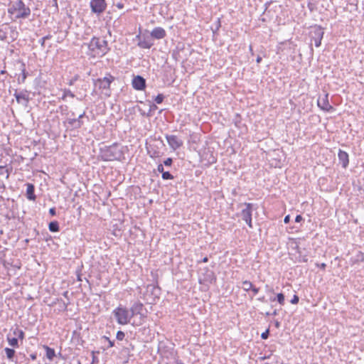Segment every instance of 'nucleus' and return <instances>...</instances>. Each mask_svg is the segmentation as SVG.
Here are the masks:
<instances>
[{
	"mask_svg": "<svg viewBox=\"0 0 364 364\" xmlns=\"http://www.w3.org/2000/svg\"><path fill=\"white\" fill-rule=\"evenodd\" d=\"M317 105L318 107L325 111V112H332L334 110V108L332 105H330L328 101V93L326 92L323 96H319L317 100Z\"/></svg>",
	"mask_w": 364,
	"mask_h": 364,
	"instance_id": "10",
	"label": "nucleus"
},
{
	"mask_svg": "<svg viewBox=\"0 0 364 364\" xmlns=\"http://www.w3.org/2000/svg\"><path fill=\"white\" fill-rule=\"evenodd\" d=\"M252 220V218H248V219H246L244 220L246 223V224L248 225V227L250 228H252V227H253Z\"/></svg>",
	"mask_w": 364,
	"mask_h": 364,
	"instance_id": "52",
	"label": "nucleus"
},
{
	"mask_svg": "<svg viewBox=\"0 0 364 364\" xmlns=\"http://www.w3.org/2000/svg\"><path fill=\"white\" fill-rule=\"evenodd\" d=\"M269 329L267 328L266 329V331L263 333H262L261 334V338L263 339V340H266L269 338Z\"/></svg>",
	"mask_w": 364,
	"mask_h": 364,
	"instance_id": "48",
	"label": "nucleus"
},
{
	"mask_svg": "<svg viewBox=\"0 0 364 364\" xmlns=\"http://www.w3.org/2000/svg\"><path fill=\"white\" fill-rule=\"evenodd\" d=\"M240 206L244 205L245 208L242 209L240 213V216L243 220L252 218V211L254 208V204L250 203H244L240 204Z\"/></svg>",
	"mask_w": 364,
	"mask_h": 364,
	"instance_id": "15",
	"label": "nucleus"
},
{
	"mask_svg": "<svg viewBox=\"0 0 364 364\" xmlns=\"http://www.w3.org/2000/svg\"><path fill=\"white\" fill-rule=\"evenodd\" d=\"M244 291H249L252 288V283L248 280L242 282V287Z\"/></svg>",
	"mask_w": 364,
	"mask_h": 364,
	"instance_id": "38",
	"label": "nucleus"
},
{
	"mask_svg": "<svg viewBox=\"0 0 364 364\" xmlns=\"http://www.w3.org/2000/svg\"><path fill=\"white\" fill-rule=\"evenodd\" d=\"M132 318L135 316L139 315L140 318L146 317V310L144 309V304L139 301L134 302L129 309Z\"/></svg>",
	"mask_w": 364,
	"mask_h": 364,
	"instance_id": "9",
	"label": "nucleus"
},
{
	"mask_svg": "<svg viewBox=\"0 0 364 364\" xmlns=\"http://www.w3.org/2000/svg\"><path fill=\"white\" fill-rule=\"evenodd\" d=\"M290 219H291V217H290V215H286V216L284 217V223L285 224L289 223L290 222Z\"/></svg>",
	"mask_w": 364,
	"mask_h": 364,
	"instance_id": "62",
	"label": "nucleus"
},
{
	"mask_svg": "<svg viewBox=\"0 0 364 364\" xmlns=\"http://www.w3.org/2000/svg\"><path fill=\"white\" fill-rule=\"evenodd\" d=\"M115 80V77L110 73H107L103 78H97L93 80V83L95 87H98L103 94L107 97L111 95L110 85L111 83Z\"/></svg>",
	"mask_w": 364,
	"mask_h": 364,
	"instance_id": "5",
	"label": "nucleus"
},
{
	"mask_svg": "<svg viewBox=\"0 0 364 364\" xmlns=\"http://www.w3.org/2000/svg\"><path fill=\"white\" fill-rule=\"evenodd\" d=\"M148 154L151 158H156L160 156V152L152 148L148 150Z\"/></svg>",
	"mask_w": 364,
	"mask_h": 364,
	"instance_id": "41",
	"label": "nucleus"
},
{
	"mask_svg": "<svg viewBox=\"0 0 364 364\" xmlns=\"http://www.w3.org/2000/svg\"><path fill=\"white\" fill-rule=\"evenodd\" d=\"M13 334L18 339L23 340L25 336V333L23 330L21 328L16 327L15 328L11 329Z\"/></svg>",
	"mask_w": 364,
	"mask_h": 364,
	"instance_id": "27",
	"label": "nucleus"
},
{
	"mask_svg": "<svg viewBox=\"0 0 364 364\" xmlns=\"http://www.w3.org/2000/svg\"><path fill=\"white\" fill-rule=\"evenodd\" d=\"M361 262H364V252L358 251L354 257H350V264L351 265L359 264Z\"/></svg>",
	"mask_w": 364,
	"mask_h": 364,
	"instance_id": "21",
	"label": "nucleus"
},
{
	"mask_svg": "<svg viewBox=\"0 0 364 364\" xmlns=\"http://www.w3.org/2000/svg\"><path fill=\"white\" fill-rule=\"evenodd\" d=\"M49 214L51 216H55L56 215V208L55 207L50 208L49 209Z\"/></svg>",
	"mask_w": 364,
	"mask_h": 364,
	"instance_id": "51",
	"label": "nucleus"
},
{
	"mask_svg": "<svg viewBox=\"0 0 364 364\" xmlns=\"http://www.w3.org/2000/svg\"><path fill=\"white\" fill-rule=\"evenodd\" d=\"M18 63L20 64L19 70H21V76L18 77L17 81L18 84H22L25 82L28 73L26 70V64L22 60H18Z\"/></svg>",
	"mask_w": 364,
	"mask_h": 364,
	"instance_id": "19",
	"label": "nucleus"
},
{
	"mask_svg": "<svg viewBox=\"0 0 364 364\" xmlns=\"http://www.w3.org/2000/svg\"><path fill=\"white\" fill-rule=\"evenodd\" d=\"M303 220H304V218L301 215H297L295 218L296 223H301Z\"/></svg>",
	"mask_w": 364,
	"mask_h": 364,
	"instance_id": "57",
	"label": "nucleus"
},
{
	"mask_svg": "<svg viewBox=\"0 0 364 364\" xmlns=\"http://www.w3.org/2000/svg\"><path fill=\"white\" fill-rule=\"evenodd\" d=\"M158 352L162 357L166 359H176L177 355V353L174 350V344L165 341H160L159 343Z\"/></svg>",
	"mask_w": 364,
	"mask_h": 364,
	"instance_id": "6",
	"label": "nucleus"
},
{
	"mask_svg": "<svg viewBox=\"0 0 364 364\" xmlns=\"http://www.w3.org/2000/svg\"><path fill=\"white\" fill-rule=\"evenodd\" d=\"M4 351L6 353V358L9 360L12 361L14 360V356H15V353H16L15 350L14 348H4Z\"/></svg>",
	"mask_w": 364,
	"mask_h": 364,
	"instance_id": "28",
	"label": "nucleus"
},
{
	"mask_svg": "<svg viewBox=\"0 0 364 364\" xmlns=\"http://www.w3.org/2000/svg\"><path fill=\"white\" fill-rule=\"evenodd\" d=\"M173 159L172 158H167L166 159L164 162H163V165L166 166H171L172 164H173Z\"/></svg>",
	"mask_w": 364,
	"mask_h": 364,
	"instance_id": "47",
	"label": "nucleus"
},
{
	"mask_svg": "<svg viewBox=\"0 0 364 364\" xmlns=\"http://www.w3.org/2000/svg\"><path fill=\"white\" fill-rule=\"evenodd\" d=\"M48 230L51 232H57L60 231V225L58 221L53 220L48 223Z\"/></svg>",
	"mask_w": 364,
	"mask_h": 364,
	"instance_id": "26",
	"label": "nucleus"
},
{
	"mask_svg": "<svg viewBox=\"0 0 364 364\" xmlns=\"http://www.w3.org/2000/svg\"><path fill=\"white\" fill-rule=\"evenodd\" d=\"M338 161L341 164L343 168H346L349 164V155L348 154L342 150L339 149L338 153Z\"/></svg>",
	"mask_w": 364,
	"mask_h": 364,
	"instance_id": "17",
	"label": "nucleus"
},
{
	"mask_svg": "<svg viewBox=\"0 0 364 364\" xmlns=\"http://www.w3.org/2000/svg\"><path fill=\"white\" fill-rule=\"evenodd\" d=\"M179 55V52L178 51H176V50H173V53H172V57L173 58H174L176 60H178V55Z\"/></svg>",
	"mask_w": 364,
	"mask_h": 364,
	"instance_id": "58",
	"label": "nucleus"
},
{
	"mask_svg": "<svg viewBox=\"0 0 364 364\" xmlns=\"http://www.w3.org/2000/svg\"><path fill=\"white\" fill-rule=\"evenodd\" d=\"M204 270L206 272V275L205 277V279L207 281H211L214 278V272L209 269L208 267H205Z\"/></svg>",
	"mask_w": 364,
	"mask_h": 364,
	"instance_id": "36",
	"label": "nucleus"
},
{
	"mask_svg": "<svg viewBox=\"0 0 364 364\" xmlns=\"http://www.w3.org/2000/svg\"><path fill=\"white\" fill-rule=\"evenodd\" d=\"M115 6H116L118 9H123V8H124V4H123V3H122V2H118L117 4H116V5H115Z\"/></svg>",
	"mask_w": 364,
	"mask_h": 364,
	"instance_id": "63",
	"label": "nucleus"
},
{
	"mask_svg": "<svg viewBox=\"0 0 364 364\" xmlns=\"http://www.w3.org/2000/svg\"><path fill=\"white\" fill-rule=\"evenodd\" d=\"M106 0H90V7L92 13L97 16L101 15L107 9Z\"/></svg>",
	"mask_w": 364,
	"mask_h": 364,
	"instance_id": "7",
	"label": "nucleus"
},
{
	"mask_svg": "<svg viewBox=\"0 0 364 364\" xmlns=\"http://www.w3.org/2000/svg\"><path fill=\"white\" fill-rule=\"evenodd\" d=\"M147 290L151 291V294L154 298H159L161 294V288L158 285L149 284L147 286Z\"/></svg>",
	"mask_w": 364,
	"mask_h": 364,
	"instance_id": "24",
	"label": "nucleus"
},
{
	"mask_svg": "<svg viewBox=\"0 0 364 364\" xmlns=\"http://www.w3.org/2000/svg\"><path fill=\"white\" fill-rule=\"evenodd\" d=\"M8 13L14 16L15 20L26 19L30 16L31 10L22 0H16L9 4Z\"/></svg>",
	"mask_w": 364,
	"mask_h": 364,
	"instance_id": "2",
	"label": "nucleus"
},
{
	"mask_svg": "<svg viewBox=\"0 0 364 364\" xmlns=\"http://www.w3.org/2000/svg\"><path fill=\"white\" fill-rule=\"evenodd\" d=\"M216 161H217L216 157L214 156L212 154H210L209 157L208 159V165L213 164L216 163Z\"/></svg>",
	"mask_w": 364,
	"mask_h": 364,
	"instance_id": "45",
	"label": "nucleus"
},
{
	"mask_svg": "<svg viewBox=\"0 0 364 364\" xmlns=\"http://www.w3.org/2000/svg\"><path fill=\"white\" fill-rule=\"evenodd\" d=\"M76 273H77L76 274L77 280L79 282H81L82 281V274L80 273V270H77Z\"/></svg>",
	"mask_w": 364,
	"mask_h": 364,
	"instance_id": "60",
	"label": "nucleus"
},
{
	"mask_svg": "<svg viewBox=\"0 0 364 364\" xmlns=\"http://www.w3.org/2000/svg\"><path fill=\"white\" fill-rule=\"evenodd\" d=\"M277 302L281 306H284L285 304V296L283 293H278L275 296Z\"/></svg>",
	"mask_w": 364,
	"mask_h": 364,
	"instance_id": "32",
	"label": "nucleus"
},
{
	"mask_svg": "<svg viewBox=\"0 0 364 364\" xmlns=\"http://www.w3.org/2000/svg\"><path fill=\"white\" fill-rule=\"evenodd\" d=\"M80 78L79 75H75L70 80H69L68 84L70 86L73 85Z\"/></svg>",
	"mask_w": 364,
	"mask_h": 364,
	"instance_id": "44",
	"label": "nucleus"
},
{
	"mask_svg": "<svg viewBox=\"0 0 364 364\" xmlns=\"http://www.w3.org/2000/svg\"><path fill=\"white\" fill-rule=\"evenodd\" d=\"M63 126L66 130H77L82 127V123L80 122V119L75 117H68L63 122Z\"/></svg>",
	"mask_w": 364,
	"mask_h": 364,
	"instance_id": "12",
	"label": "nucleus"
},
{
	"mask_svg": "<svg viewBox=\"0 0 364 364\" xmlns=\"http://www.w3.org/2000/svg\"><path fill=\"white\" fill-rule=\"evenodd\" d=\"M107 342H108V346L107 347V349L114 346V341L109 340Z\"/></svg>",
	"mask_w": 364,
	"mask_h": 364,
	"instance_id": "59",
	"label": "nucleus"
},
{
	"mask_svg": "<svg viewBox=\"0 0 364 364\" xmlns=\"http://www.w3.org/2000/svg\"><path fill=\"white\" fill-rule=\"evenodd\" d=\"M100 156L104 161H122L124 158L122 147L117 143L100 148Z\"/></svg>",
	"mask_w": 364,
	"mask_h": 364,
	"instance_id": "1",
	"label": "nucleus"
},
{
	"mask_svg": "<svg viewBox=\"0 0 364 364\" xmlns=\"http://www.w3.org/2000/svg\"><path fill=\"white\" fill-rule=\"evenodd\" d=\"M165 99V96L162 93H159L154 99L155 104H161Z\"/></svg>",
	"mask_w": 364,
	"mask_h": 364,
	"instance_id": "39",
	"label": "nucleus"
},
{
	"mask_svg": "<svg viewBox=\"0 0 364 364\" xmlns=\"http://www.w3.org/2000/svg\"><path fill=\"white\" fill-rule=\"evenodd\" d=\"M158 107L156 106V105L155 103H153V102H150V105H149V109L148 111V112H146V117H150L153 115V112L157 109Z\"/></svg>",
	"mask_w": 364,
	"mask_h": 364,
	"instance_id": "35",
	"label": "nucleus"
},
{
	"mask_svg": "<svg viewBox=\"0 0 364 364\" xmlns=\"http://www.w3.org/2000/svg\"><path fill=\"white\" fill-rule=\"evenodd\" d=\"M208 262V257H205L201 260L198 261V263H201V262L206 263Z\"/></svg>",
	"mask_w": 364,
	"mask_h": 364,
	"instance_id": "64",
	"label": "nucleus"
},
{
	"mask_svg": "<svg viewBox=\"0 0 364 364\" xmlns=\"http://www.w3.org/2000/svg\"><path fill=\"white\" fill-rule=\"evenodd\" d=\"M138 39L137 46L141 48L149 49L154 46L153 38L147 34H138L136 36Z\"/></svg>",
	"mask_w": 364,
	"mask_h": 364,
	"instance_id": "8",
	"label": "nucleus"
},
{
	"mask_svg": "<svg viewBox=\"0 0 364 364\" xmlns=\"http://www.w3.org/2000/svg\"><path fill=\"white\" fill-rule=\"evenodd\" d=\"M75 94L69 89H64L63 94L61 97V100H65L67 97H70L72 98L75 97Z\"/></svg>",
	"mask_w": 364,
	"mask_h": 364,
	"instance_id": "33",
	"label": "nucleus"
},
{
	"mask_svg": "<svg viewBox=\"0 0 364 364\" xmlns=\"http://www.w3.org/2000/svg\"><path fill=\"white\" fill-rule=\"evenodd\" d=\"M323 28L321 26L315 25L310 31L311 41L312 42L313 39H323Z\"/></svg>",
	"mask_w": 364,
	"mask_h": 364,
	"instance_id": "16",
	"label": "nucleus"
},
{
	"mask_svg": "<svg viewBox=\"0 0 364 364\" xmlns=\"http://www.w3.org/2000/svg\"><path fill=\"white\" fill-rule=\"evenodd\" d=\"M316 266L319 267L320 269H323V270H325L326 267V264L325 263H316Z\"/></svg>",
	"mask_w": 364,
	"mask_h": 364,
	"instance_id": "56",
	"label": "nucleus"
},
{
	"mask_svg": "<svg viewBox=\"0 0 364 364\" xmlns=\"http://www.w3.org/2000/svg\"><path fill=\"white\" fill-rule=\"evenodd\" d=\"M112 314L116 319L117 323L119 325H127L129 323L132 318L129 309L122 304H119L117 308H115L112 311Z\"/></svg>",
	"mask_w": 364,
	"mask_h": 364,
	"instance_id": "4",
	"label": "nucleus"
},
{
	"mask_svg": "<svg viewBox=\"0 0 364 364\" xmlns=\"http://www.w3.org/2000/svg\"><path fill=\"white\" fill-rule=\"evenodd\" d=\"M69 107L68 105H62L58 107V112H60L62 115H68L69 114Z\"/></svg>",
	"mask_w": 364,
	"mask_h": 364,
	"instance_id": "31",
	"label": "nucleus"
},
{
	"mask_svg": "<svg viewBox=\"0 0 364 364\" xmlns=\"http://www.w3.org/2000/svg\"><path fill=\"white\" fill-rule=\"evenodd\" d=\"M89 50L93 53L94 56L103 57L110 50L108 42L105 39L93 36L87 44Z\"/></svg>",
	"mask_w": 364,
	"mask_h": 364,
	"instance_id": "3",
	"label": "nucleus"
},
{
	"mask_svg": "<svg viewBox=\"0 0 364 364\" xmlns=\"http://www.w3.org/2000/svg\"><path fill=\"white\" fill-rule=\"evenodd\" d=\"M214 26H215V28H212L211 29H212L213 35L215 36V34L218 33L220 28L221 27V21H220V18H217V20L214 23Z\"/></svg>",
	"mask_w": 364,
	"mask_h": 364,
	"instance_id": "34",
	"label": "nucleus"
},
{
	"mask_svg": "<svg viewBox=\"0 0 364 364\" xmlns=\"http://www.w3.org/2000/svg\"><path fill=\"white\" fill-rule=\"evenodd\" d=\"M26 186V197L28 200L35 201L36 199V196L35 194V186L33 183H27Z\"/></svg>",
	"mask_w": 364,
	"mask_h": 364,
	"instance_id": "20",
	"label": "nucleus"
},
{
	"mask_svg": "<svg viewBox=\"0 0 364 364\" xmlns=\"http://www.w3.org/2000/svg\"><path fill=\"white\" fill-rule=\"evenodd\" d=\"M8 35H9V38L11 42L16 41L18 37V32L17 31L16 27L9 26Z\"/></svg>",
	"mask_w": 364,
	"mask_h": 364,
	"instance_id": "25",
	"label": "nucleus"
},
{
	"mask_svg": "<svg viewBox=\"0 0 364 364\" xmlns=\"http://www.w3.org/2000/svg\"><path fill=\"white\" fill-rule=\"evenodd\" d=\"M26 353L28 355V358L30 360H36L38 358V353L36 351L32 352L29 348L26 349Z\"/></svg>",
	"mask_w": 364,
	"mask_h": 364,
	"instance_id": "37",
	"label": "nucleus"
},
{
	"mask_svg": "<svg viewBox=\"0 0 364 364\" xmlns=\"http://www.w3.org/2000/svg\"><path fill=\"white\" fill-rule=\"evenodd\" d=\"M166 139L169 147L173 150L176 151L180 147H181L183 144V141L179 137L176 135L168 134L165 135Z\"/></svg>",
	"mask_w": 364,
	"mask_h": 364,
	"instance_id": "11",
	"label": "nucleus"
},
{
	"mask_svg": "<svg viewBox=\"0 0 364 364\" xmlns=\"http://www.w3.org/2000/svg\"><path fill=\"white\" fill-rule=\"evenodd\" d=\"M157 171L162 174L163 172H164V165L162 164H160L157 166Z\"/></svg>",
	"mask_w": 364,
	"mask_h": 364,
	"instance_id": "53",
	"label": "nucleus"
},
{
	"mask_svg": "<svg viewBox=\"0 0 364 364\" xmlns=\"http://www.w3.org/2000/svg\"><path fill=\"white\" fill-rule=\"evenodd\" d=\"M298 257H296V261L299 262H308V257L306 255H302V252H301L300 254H298Z\"/></svg>",
	"mask_w": 364,
	"mask_h": 364,
	"instance_id": "42",
	"label": "nucleus"
},
{
	"mask_svg": "<svg viewBox=\"0 0 364 364\" xmlns=\"http://www.w3.org/2000/svg\"><path fill=\"white\" fill-rule=\"evenodd\" d=\"M52 38V35L51 34H48L45 36H43V38H41L39 41H38V43H40L41 46L44 48H45V42L46 40H49Z\"/></svg>",
	"mask_w": 364,
	"mask_h": 364,
	"instance_id": "40",
	"label": "nucleus"
},
{
	"mask_svg": "<svg viewBox=\"0 0 364 364\" xmlns=\"http://www.w3.org/2000/svg\"><path fill=\"white\" fill-rule=\"evenodd\" d=\"M125 337V333L122 331H118L116 334V338L118 341H122Z\"/></svg>",
	"mask_w": 364,
	"mask_h": 364,
	"instance_id": "46",
	"label": "nucleus"
},
{
	"mask_svg": "<svg viewBox=\"0 0 364 364\" xmlns=\"http://www.w3.org/2000/svg\"><path fill=\"white\" fill-rule=\"evenodd\" d=\"M265 289H266V291L267 293H272V294L274 293V289L272 287H270L267 284L265 286Z\"/></svg>",
	"mask_w": 364,
	"mask_h": 364,
	"instance_id": "55",
	"label": "nucleus"
},
{
	"mask_svg": "<svg viewBox=\"0 0 364 364\" xmlns=\"http://www.w3.org/2000/svg\"><path fill=\"white\" fill-rule=\"evenodd\" d=\"M86 117V113H85V112L84 111V112H83L82 114H80L77 117H76V119H80V122H81V123H82V125H83V124H84V122H83L82 119H83L84 117Z\"/></svg>",
	"mask_w": 364,
	"mask_h": 364,
	"instance_id": "50",
	"label": "nucleus"
},
{
	"mask_svg": "<svg viewBox=\"0 0 364 364\" xmlns=\"http://www.w3.org/2000/svg\"><path fill=\"white\" fill-rule=\"evenodd\" d=\"M43 348L46 351V358L48 359L50 361H53L54 358L56 357L55 349L49 347L47 345H43Z\"/></svg>",
	"mask_w": 364,
	"mask_h": 364,
	"instance_id": "23",
	"label": "nucleus"
},
{
	"mask_svg": "<svg viewBox=\"0 0 364 364\" xmlns=\"http://www.w3.org/2000/svg\"><path fill=\"white\" fill-rule=\"evenodd\" d=\"M161 178L164 180H172L174 178L173 176L169 171H164L161 174Z\"/></svg>",
	"mask_w": 364,
	"mask_h": 364,
	"instance_id": "43",
	"label": "nucleus"
},
{
	"mask_svg": "<svg viewBox=\"0 0 364 364\" xmlns=\"http://www.w3.org/2000/svg\"><path fill=\"white\" fill-rule=\"evenodd\" d=\"M152 38L160 40L166 37V32L162 27H155L150 33Z\"/></svg>",
	"mask_w": 364,
	"mask_h": 364,
	"instance_id": "18",
	"label": "nucleus"
},
{
	"mask_svg": "<svg viewBox=\"0 0 364 364\" xmlns=\"http://www.w3.org/2000/svg\"><path fill=\"white\" fill-rule=\"evenodd\" d=\"M14 96L15 97L16 102L18 104H23L27 106L29 102V92L27 90H23L21 92H18L17 90H15L14 93Z\"/></svg>",
	"mask_w": 364,
	"mask_h": 364,
	"instance_id": "14",
	"label": "nucleus"
},
{
	"mask_svg": "<svg viewBox=\"0 0 364 364\" xmlns=\"http://www.w3.org/2000/svg\"><path fill=\"white\" fill-rule=\"evenodd\" d=\"M9 25L4 23L0 26V40L2 41H7L9 34Z\"/></svg>",
	"mask_w": 364,
	"mask_h": 364,
	"instance_id": "22",
	"label": "nucleus"
},
{
	"mask_svg": "<svg viewBox=\"0 0 364 364\" xmlns=\"http://www.w3.org/2000/svg\"><path fill=\"white\" fill-rule=\"evenodd\" d=\"M250 290L253 291L254 294H257L259 291V288H257L252 284V288H251Z\"/></svg>",
	"mask_w": 364,
	"mask_h": 364,
	"instance_id": "61",
	"label": "nucleus"
},
{
	"mask_svg": "<svg viewBox=\"0 0 364 364\" xmlns=\"http://www.w3.org/2000/svg\"><path fill=\"white\" fill-rule=\"evenodd\" d=\"M7 341L9 344L13 348H18V339L16 337L10 338L9 336H7Z\"/></svg>",
	"mask_w": 364,
	"mask_h": 364,
	"instance_id": "30",
	"label": "nucleus"
},
{
	"mask_svg": "<svg viewBox=\"0 0 364 364\" xmlns=\"http://www.w3.org/2000/svg\"><path fill=\"white\" fill-rule=\"evenodd\" d=\"M132 87L136 90H144L146 87V79L139 75H134L133 79L132 80Z\"/></svg>",
	"mask_w": 364,
	"mask_h": 364,
	"instance_id": "13",
	"label": "nucleus"
},
{
	"mask_svg": "<svg viewBox=\"0 0 364 364\" xmlns=\"http://www.w3.org/2000/svg\"><path fill=\"white\" fill-rule=\"evenodd\" d=\"M299 301V297L296 295V294H294L292 297V299L290 300V302L291 304H297Z\"/></svg>",
	"mask_w": 364,
	"mask_h": 364,
	"instance_id": "49",
	"label": "nucleus"
},
{
	"mask_svg": "<svg viewBox=\"0 0 364 364\" xmlns=\"http://www.w3.org/2000/svg\"><path fill=\"white\" fill-rule=\"evenodd\" d=\"M322 39H313V41L314 42V45L316 47H319L321 44Z\"/></svg>",
	"mask_w": 364,
	"mask_h": 364,
	"instance_id": "54",
	"label": "nucleus"
},
{
	"mask_svg": "<svg viewBox=\"0 0 364 364\" xmlns=\"http://www.w3.org/2000/svg\"><path fill=\"white\" fill-rule=\"evenodd\" d=\"M18 358L20 359L18 364H29L30 358H28L24 353H19Z\"/></svg>",
	"mask_w": 364,
	"mask_h": 364,
	"instance_id": "29",
	"label": "nucleus"
}]
</instances>
